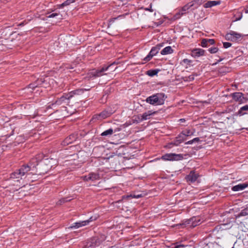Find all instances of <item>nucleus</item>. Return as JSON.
Wrapping results in <instances>:
<instances>
[{
	"instance_id": "nucleus-34",
	"label": "nucleus",
	"mask_w": 248,
	"mask_h": 248,
	"mask_svg": "<svg viewBox=\"0 0 248 248\" xmlns=\"http://www.w3.org/2000/svg\"><path fill=\"white\" fill-rule=\"evenodd\" d=\"M208 50L211 53H215L218 51V48L216 47H211L209 48Z\"/></svg>"
},
{
	"instance_id": "nucleus-17",
	"label": "nucleus",
	"mask_w": 248,
	"mask_h": 248,
	"mask_svg": "<svg viewBox=\"0 0 248 248\" xmlns=\"http://www.w3.org/2000/svg\"><path fill=\"white\" fill-rule=\"evenodd\" d=\"M248 186V184L247 183L240 184L237 185L233 186L232 187V189L234 191H238L244 189Z\"/></svg>"
},
{
	"instance_id": "nucleus-10",
	"label": "nucleus",
	"mask_w": 248,
	"mask_h": 248,
	"mask_svg": "<svg viewBox=\"0 0 248 248\" xmlns=\"http://www.w3.org/2000/svg\"><path fill=\"white\" fill-rule=\"evenodd\" d=\"M241 37L242 35L241 34L233 31H232L230 33L226 34L225 36L226 40L235 41L241 38Z\"/></svg>"
},
{
	"instance_id": "nucleus-7",
	"label": "nucleus",
	"mask_w": 248,
	"mask_h": 248,
	"mask_svg": "<svg viewBox=\"0 0 248 248\" xmlns=\"http://www.w3.org/2000/svg\"><path fill=\"white\" fill-rule=\"evenodd\" d=\"M162 46V44H158L156 46L153 47L148 55L144 58V61L145 62L149 61L154 56H155L158 52Z\"/></svg>"
},
{
	"instance_id": "nucleus-43",
	"label": "nucleus",
	"mask_w": 248,
	"mask_h": 248,
	"mask_svg": "<svg viewBox=\"0 0 248 248\" xmlns=\"http://www.w3.org/2000/svg\"><path fill=\"white\" fill-rule=\"evenodd\" d=\"M173 146H174L173 143H172V142H170L169 143H168L166 146V147L168 148H172Z\"/></svg>"
},
{
	"instance_id": "nucleus-31",
	"label": "nucleus",
	"mask_w": 248,
	"mask_h": 248,
	"mask_svg": "<svg viewBox=\"0 0 248 248\" xmlns=\"http://www.w3.org/2000/svg\"><path fill=\"white\" fill-rule=\"evenodd\" d=\"M192 134V132L190 130H186L185 131H183L180 135H182L185 139L186 137L189 136V135Z\"/></svg>"
},
{
	"instance_id": "nucleus-27",
	"label": "nucleus",
	"mask_w": 248,
	"mask_h": 248,
	"mask_svg": "<svg viewBox=\"0 0 248 248\" xmlns=\"http://www.w3.org/2000/svg\"><path fill=\"white\" fill-rule=\"evenodd\" d=\"M244 111H248V105H245L240 108L238 111V114L240 116L244 115L246 114V113L244 112Z\"/></svg>"
},
{
	"instance_id": "nucleus-16",
	"label": "nucleus",
	"mask_w": 248,
	"mask_h": 248,
	"mask_svg": "<svg viewBox=\"0 0 248 248\" xmlns=\"http://www.w3.org/2000/svg\"><path fill=\"white\" fill-rule=\"evenodd\" d=\"M55 162V160L52 158L48 159V158H45L42 160L41 164L42 166L43 164L46 165L47 166V170H49L53 166V162Z\"/></svg>"
},
{
	"instance_id": "nucleus-26",
	"label": "nucleus",
	"mask_w": 248,
	"mask_h": 248,
	"mask_svg": "<svg viewBox=\"0 0 248 248\" xmlns=\"http://www.w3.org/2000/svg\"><path fill=\"white\" fill-rule=\"evenodd\" d=\"M114 131L113 129L109 128L108 130H105L101 134V136L103 137L110 136L113 133Z\"/></svg>"
},
{
	"instance_id": "nucleus-15",
	"label": "nucleus",
	"mask_w": 248,
	"mask_h": 248,
	"mask_svg": "<svg viewBox=\"0 0 248 248\" xmlns=\"http://www.w3.org/2000/svg\"><path fill=\"white\" fill-rule=\"evenodd\" d=\"M99 243L97 241L96 238L91 239L89 242H87L86 245V248H92L95 247L99 245Z\"/></svg>"
},
{
	"instance_id": "nucleus-46",
	"label": "nucleus",
	"mask_w": 248,
	"mask_h": 248,
	"mask_svg": "<svg viewBox=\"0 0 248 248\" xmlns=\"http://www.w3.org/2000/svg\"><path fill=\"white\" fill-rule=\"evenodd\" d=\"M223 60V58H221L219 60H218L216 62H215V63L213 64V65H216L217 64V63H218L219 62H221V61H222Z\"/></svg>"
},
{
	"instance_id": "nucleus-53",
	"label": "nucleus",
	"mask_w": 248,
	"mask_h": 248,
	"mask_svg": "<svg viewBox=\"0 0 248 248\" xmlns=\"http://www.w3.org/2000/svg\"><path fill=\"white\" fill-rule=\"evenodd\" d=\"M245 13H248V10H246L245 11Z\"/></svg>"
},
{
	"instance_id": "nucleus-39",
	"label": "nucleus",
	"mask_w": 248,
	"mask_h": 248,
	"mask_svg": "<svg viewBox=\"0 0 248 248\" xmlns=\"http://www.w3.org/2000/svg\"><path fill=\"white\" fill-rule=\"evenodd\" d=\"M184 247H185V246L183 245H181V244L178 245V244H173L172 247L170 248H180Z\"/></svg>"
},
{
	"instance_id": "nucleus-23",
	"label": "nucleus",
	"mask_w": 248,
	"mask_h": 248,
	"mask_svg": "<svg viewBox=\"0 0 248 248\" xmlns=\"http://www.w3.org/2000/svg\"><path fill=\"white\" fill-rule=\"evenodd\" d=\"M173 52V49L170 46H168L161 51V54L163 55L171 54Z\"/></svg>"
},
{
	"instance_id": "nucleus-20",
	"label": "nucleus",
	"mask_w": 248,
	"mask_h": 248,
	"mask_svg": "<svg viewBox=\"0 0 248 248\" xmlns=\"http://www.w3.org/2000/svg\"><path fill=\"white\" fill-rule=\"evenodd\" d=\"M140 197H141V195H132L131 194V195H124V196H122V199L117 201V202H116V203L121 202L125 200H128L129 198H135L138 199Z\"/></svg>"
},
{
	"instance_id": "nucleus-36",
	"label": "nucleus",
	"mask_w": 248,
	"mask_h": 248,
	"mask_svg": "<svg viewBox=\"0 0 248 248\" xmlns=\"http://www.w3.org/2000/svg\"><path fill=\"white\" fill-rule=\"evenodd\" d=\"M193 1H196L195 2V5L194 6L195 9L197 8L199 5H200L202 2V0H194Z\"/></svg>"
},
{
	"instance_id": "nucleus-9",
	"label": "nucleus",
	"mask_w": 248,
	"mask_h": 248,
	"mask_svg": "<svg viewBox=\"0 0 248 248\" xmlns=\"http://www.w3.org/2000/svg\"><path fill=\"white\" fill-rule=\"evenodd\" d=\"M230 96L235 101L238 102L239 104H244V96L243 93L240 92H235L230 94Z\"/></svg>"
},
{
	"instance_id": "nucleus-6",
	"label": "nucleus",
	"mask_w": 248,
	"mask_h": 248,
	"mask_svg": "<svg viewBox=\"0 0 248 248\" xmlns=\"http://www.w3.org/2000/svg\"><path fill=\"white\" fill-rule=\"evenodd\" d=\"M161 158L163 160L178 161L183 159V156L181 154L170 153L165 154L161 156Z\"/></svg>"
},
{
	"instance_id": "nucleus-25",
	"label": "nucleus",
	"mask_w": 248,
	"mask_h": 248,
	"mask_svg": "<svg viewBox=\"0 0 248 248\" xmlns=\"http://www.w3.org/2000/svg\"><path fill=\"white\" fill-rule=\"evenodd\" d=\"M112 113L111 112H108L107 110H104L102 112H101L99 116L102 119H105L111 115Z\"/></svg>"
},
{
	"instance_id": "nucleus-13",
	"label": "nucleus",
	"mask_w": 248,
	"mask_h": 248,
	"mask_svg": "<svg viewBox=\"0 0 248 248\" xmlns=\"http://www.w3.org/2000/svg\"><path fill=\"white\" fill-rule=\"evenodd\" d=\"M155 113V112H152L151 110H149L147 112H145L142 114H140L139 116V118L141 121L149 119L150 116Z\"/></svg>"
},
{
	"instance_id": "nucleus-52",
	"label": "nucleus",
	"mask_w": 248,
	"mask_h": 248,
	"mask_svg": "<svg viewBox=\"0 0 248 248\" xmlns=\"http://www.w3.org/2000/svg\"><path fill=\"white\" fill-rule=\"evenodd\" d=\"M213 247L212 245H211V248H213ZM205 248H209V247H206Z\"/></svg>"
},
{
	"instance_id": "nucleus-42",
	"label": "nucleus",
	"mask_w": 248,
	"mask_h": 248,
	"mask_svg": "<svg viewBox=\"0 0 248 248\" xmlns=\"http://www.w3.org/2000/svg\"><path fill=\"white\" fill-rule=\"evenodd\" d=\"M68 138L70 140H72L73 142L75 140L76 137L73 135H71L68 137Z\"/></svg>"
},
{
	"instance_id": "nucleus-3",
	"label": "nucleus",
	"mask_w": 248,
	"mask_h": 248,
	"mask_svg": "<svg viewBox=\"0 0 248 248\" xmlns=\"http://www.w3.org/2000/svg\"><path fill=\"white\" fill-rule=\"evenodd\" d=\"M166 98L164 93H156L147 97L146 101L151 105H160L164 104Z\"/></svg>"
},
{
	"instance_id": "nucleus-44",
	"label": "nucleus",
	"mask_w": 248,
	"mask_h": 248,
	"mask_svg": "<svg viewBox=\"0 0 248 248\" xmlns=\"http://www.w3.org/2000/svg\"><path fill=\"white\" fill-rule=\"evenodd\" d=\"M183 62L185 63L189 64L191 62V61L187 59H185L183 60Z\"/></svg>"
},
{
	"instance_id": "nucleus-1",
	"label": "nucleus",
	"mask_w": 248,
	"mask_h": 248,
	"mask_svg": "<svg viewBox=\"0 0 248 248\" xmlns=\"http://www.w3.org/2000/svg\"><path fill=\"white\" fill-rule=\"evenodd\" d=\"M31 170V167L26 164L22 165L18 170L11 173L9 181L11 185L16 186L18 187L16 188L15 190H17L21 187L23 183H21V180L24 176L27 177L30 174L29 171Z\"/></svg>"
},
{
	"instance_id": "nucleus-47",
	"label": "nucleus",
	"mask_w": 248,
	"mask_h": 248,
	"mask_svg": "<svg viewBox=\"0 0 248 248\" xmlns=\"http://www.w3.org/2000/svg\"><path fill=\"white\" fill-rule=\"evenodd\" d=\"M193 143V140H189L186 143V144H191Z\"/></svg>"
},
{
	"instance_id": "nucleus-41",
	"label": "nucleus",
	"mask_w": 248,
	"mask_h": 248,
	"mask_svg": "<svg viewBox=\"0 0 248 248\" xmlns=\"http://www.w3.org/2000/svg\"><path fill=\"white\" fill-rule=\"evenodd\" d=\"M208 44H210L211 45H213L215 43V41L214 39H207Z\"/></svg>"
},
{
	"instance_id": "nucleus-18",
	"label": "nucleus",
	"mask_w": 248,
	"mask_h": 248,
	"mask_svg": "<svg viewBox=\"0 0 248 248\" xmlns=\"http://www.w3.org/2000/svg\"><path fill=\"white\" fill-rule=\"evenodd\" d=\"M204 54V50L201 48H196L192 51V56L194 57L203 56Z\"/></svg>"
},
{
	"instance_id": "nucleus-40",
	"label": "nucleus",
	"mask_w": 248,
	"mask_h": 248,
	"mask_svg": "<svg viewBox=\"0 0 248 248\" xmlns=\"http://www.w3.org/2000/svg\"><path fill=\"white\" fill-rule=\"evenodd\" d=\"M58 15H59L58 14L55 13L51 14V15H49L47 17L48 18H52V17H54L56 16H58Z\"/></svg>"
},
{
	"instance_id": "nucleus-48",
	"label": "nucleus",
	"mask_w": 248,
	"mask_h": 248,
	"mask_svg": "<svg viewBox=\"0 0 248 248\" xmlns=\"http://www.w3.org/2000/svg\"><path fill=\"white\" fill-rule=\"evenodd\" d=\"M244 101H245V102H244V103H247V101H248V98H247V97H244Z\"/></svg>"
},
{
	"instance_id": "nucleus-21",
	"label": "nucleus",
	"mask_w": 248,
	"mask_h": 248,
	"mask_svg": "<svg viewBox=\"0 0 248 248\" xmlns=\"http://www.w3.org/2000/svg\"><path fill=\"white\" fill-rule=\"evenodd\" d=\"M199 75L197 73H193L188 77H184L182 78L183 80L185 82H190L194 80L195 77H197Z\"/></svg>"
},
{
	"instance_id": "nucleus-50",
	"label": "nucleus",
	"mask_w": 248,
	"mask_h": 248,
	"mask_svg": "<svg viewBox=\"0 0 248 248\" xmlns=\"http://www.w3.org/2000/svg\"><path fill=\"white\" fill-rule=\"evenodd\" d=\"M179 121L182 123H183V122H185V119H180L179 120Z\"/></svg>"
},
{
	"instance_id": "nucleus-19",
	"label": "nucleus",
	"mask_w": 248,
	"mask_h": 248,
	"mask_svg": "<svg viewBox=\"0 0 248 248\" xmlns=\"http://www.w3.org/2000/svg\"><path fill=\"white\" fill-rule=\"evenodd\" d=\"M185 140L186 139L182 135H179L176 138L175 140H173L172 143L174 146H178Z\"/></svg>"
},
{
	"instance_id": "nucleus-12",
	"label": "nucleus",
	"mask_w": 248,
	"mask_h": 248,
	"mask_svg": "<svg viewBox=\"0 0 248 248\" xmlns=\"http://www.w3.org/2000/svg\"><path fill=\"white\" fill-rule=\"evenodd\" d=\"M199 176L198 173H196L194 171H191L189 174L186 176V179L187 182L193 183L197 180Z\"/></svg>"
},
{
	"instance_id": "nucleus-14",
	"label": "nucleus",
	"mask_w": 248,
	"mask_h": 248,
	"mask_svg": "<svg viewBox=\"0 0 248 248\" xmlns=\"http://www.w3.org/2000/svg\"><path fill=\"white\" fill-rule=\"evenodd\" d=\"M196 1H191L186 4L184 5L183 7L181 8V10L183 13L184 14H185L187 13L188 10L192 7H193L195 5V2Z\"/></svg>"
},
{
	"instance_id": "nucleus-30",
	"label": "nucleus",
	"mask_w": 248,
	"mask_h": 248,
	"mask_svg": "<svg viewBox=\"0 0 248 248\" xmlns=\"http://www.w3.org/2000/svg\"><path fill=\"white\" fill-rule=\"evenodd\" d=\"M248 215V208H246L240 212L237 217H240V216H246Z\"/></svg>"
},
{
	"instance_id": "nucleus-37",
	"label": "nucleus",
	"mask_w": 248,
	"mask_h": 248,
	"mask_svg": "<svg viewBox=\"0 0 248 248\" xmlns=\"http://www.w3.org/2000/svg\"><path fill=\"white\" fill-rule=\"evenodd\" d=\"M232 46V44L229 42H224L223 46L225 48H229Z\"/></svg>"
},
{
	"instance_id": "nucleus-51",
	"label": "nucleus",
	"mask_w": 248,
	"mask_h": 248,
	"mask_svg": "<svg viewBox=\"0 0 248 248\" xmlns=\"http://www.w3.org/2000/svg\"><path fill=\"white\" fill-rule=\"evenodd\" d=\"M147 10H149V11H151V12H152V11H153V10H151V9H150V8L147 9Z\"/></svg>"
},
{
	"instance_id": "nucleus-2",
	"label": "nucleus",
	"mask_w": 248,
	"mask_h": 248,
	"mask_svg": "<svg viewBox=\"0 0 248 248\" xmlns=\"http://www.w3.org/2000/svg\"><path fill=\"white\" fill-rule=\"evenodd\" d=\"M89 89H78L72 92H70L69 93L66 94L64 95H62L58 100L55 101V103L52 104V105L53 106L54 105H63V106L64 105H67L69 103L70 99L74 96L75 94H79L83 93L84 90H88Z\"/></svg>"
},
{
	"instance_id": "nucleus-32",
	"label": "nucleus",
	"mask_w": 248,
	"mask_h": 248,
	"mask_svg": "<svg viewBox=\"0 0 248 248\" xmlns=\"http://www.w3.org/2000/svg\"><path fill=\"white\" fill-rule=\"evenodd\" d=\"M182 11H181V10L180 9L179 10V11L178 12H177V13H176L174 16H173V20H176V19H179L183 15H184V14H183V12H182Z\"/></svg>"
},
{
	"instance_id": "nucleus-5",
	"label": "nucleus",
	"mask_w": 248,
	"mask_h": 248,
	"mask_svg": "<svg viewBox=\"0 0 248 248\" xmlns=\"http://www.w3.org/2000/svg\"><path fill=\"white\" fill-rule=\"evenodd\" d=\"M97 217H91L89 219L84 220L80 221L78 222H75L72 224L71 226L69 227V229H78L80 227L85 226L88 225L90 222L95 220L97 219Z\"/></svg>"
},
{
	"instance_id": "nucleus-28",
	"label": "nucleus",
	"mask_w": 248,
	"mask_h": 248,
	"mask_svg": "<svg viewBox=\"0 0 248 248\" xmlns=\"http://www.w3.org/2000/svg\"><path fill=\"white\" fill-rule=\"evenodd\" d=\"M43 82L42 79H38L36 83L30 84L29 85V88L33 89L38 85H41Z\"/></svg>"
},
{
	"instance_id": "nucleus-22",
	"label": "nucleus",
	"mask_w": 248,
	"mask_h": 248,
	"mask_svg": "<svg viewBox=\"0 0 248 248\" xmlns=\"http://www.w3.org/2000/svg\"><path fill=\"white\" fill-rule=\"evenodd\" d=\"M220 3L219 1H208L204 4V7L211 8L214 6L218 5Z\"/></svg>"
},
{
	"instance_id": "nucleus-33",
	"label": "nucleus",
	"mask_w": 248,
	"mask_h": 248,
	"mask_svg": "<svg viewBox=\"0 0 248 248\" xmlns=\"http://www.w3.org/2000/svg\"><path fill=\"white\" fill-rule=\"evenodd\" d=\"M71 200V199H69L68 197L63 198L59 200L58 204H62L63 203L70 201Z\"/></svg>"
},
{
	"instance_id": "nucleus-8",
	"label": "nucleus",
	"mask_w": 248,
	"mask_h": 248,
	"mask_svg": "<svg viewBox=\"0 0 248 248\" xmlns=\"http://www.w3.org/2000/svg\"><path fill=\"white\" fill-rule=\"evenodd\" d=\"M202 221L200 217H193L187 220L186 223L190 227L194 228L200 225Z\"/></svg>"
},
{
	"instance_id": "nucleus-45",
	"label": "nucleus",
	"mask_w": 248,
	"mask_h": 248,
	"mask_svg": "<svg viewBox=\"0 0 248 248\" xmlns=\"http://www.w3.org/2000/svg\"><path fill=\"white\" fill-rule=\"evenodd\" d=\"M192 140H193V143L194 142H198L199 141H200V139L199 138H195L193 139Z\"/></svg>"
},
{
	"instance_id": "nucleus-11",
	"label": "nucleus",
	"mask_w": 248,
	"mask_h": 248,
	"mask_svg": "<svg viewBox=\"0 0 248 248\" xmlns=\"http://www.w3.org/2000/svg\"><path fill=\"white\" fill-rule=\"evenodd\" d=\"M101 178L100 175L96 172L90 173L88 175L84 176V180L86 181L91 180L92 181L99 180Z\"/></svg>"
},
{
	"instance_id": "nucleus-29",
	"label": "nucleus",
	"mask_w": 248,
	"mask_h": 248,
	"mask_svg": "<svg viewBox=\"0 0 248 248\" xmlns=\"http://www.w3.org/2000/svg\"><path fill=\"white\" fill-rule=\"evenodd\" d=\"M158 70H149L147 71H146V75L150 77H153L158 73Z\"/></svg>"
},
{
	"instance_id": "nucleus-4",
	"label": "nucleus",
	"mask_w": 248,
	"mask_h": 248,
	"mask_svg": "<svg viewBox=\"0 0 248 248\" xmlns=\"http://www.w3.org/2000/svg\"><path fill=\"white\" fill-rule=\"evenodd\" d=\"M114 64V63H111L108 66L105 65L101 68L100 69L97 70L95 71H93L90 73L88 75V77H87L89 79H93L96 77H99L102 76L104 75H106L105 74V72L108 70L111 66Z\"/></svg>"
},
{
	"instance_id": "nucleus-49",
	"label": "nucleus",
	"mask_w": 248,
	"mask_h": 248,
	"mask_svg": "<svg viewBox=\"0 0 248 248\" xmlns=\"http://www.w3.org/2000/svg\"><path fill=\"white\" fill-rule=\"evenodd\" d=\"M124 16H125V15H120V16H118L117 17L115 18V19H118V18H119V17H124Z\"/></svg>"
},
{
	"instance_id": "nucleus-35",
	"label": "nucleus",
	"mask_w": 248,
	"mask_h": 248,
	"mask_svg": "<svg viewBox=\"0 0 248 248\" xmlns=\"http://www.w3.org/2000/svg\"><path fill=\"white\" fill-rule=\"evenodd\" d=\"M201 45L202 47H206L208 45L207 39H203L201 42Z\"/></svg>"
},
{
	"instance_id": "nucleus-24",
	"label": "nucleus",
	"mask_w": 248,
	"mask_h": 248,
	"mask_svg": "<svg viewBox=\"0 0 248 248\" xmlns=\"http://www.w3.org/2000/svg\"><path fill=\"white\" fill-rule=\"evenodd\" d=\"M77 0H66L62 3L58 5V7L59 8H62L64 6H68L70 5L71 3L75 2Z\"/></svg>"
},
{
	"instance_id": "nucleus-38",
	"label": "nucleus",
	"mask_w": 248,
	"mask_h": 248,
	"mask_svg": "<svg viewBox=\"0 0 248 248\" xmlns=\"http://www.w3.org/2000/svg\"><path fill=\"white\" fill-rule=\"evenodd\" d=\"M72 142V140H70L67 137L63 141L64 144H69Z\"/></svg>"
}]
</instances>
